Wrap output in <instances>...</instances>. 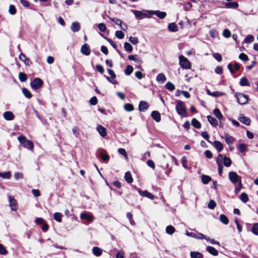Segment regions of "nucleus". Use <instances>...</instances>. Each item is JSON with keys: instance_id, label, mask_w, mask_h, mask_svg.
I'll use <instances>...</instances> for the list:
<instances>
[{"instance_id": "obj_46", "label": "nucleus", "mask_w": 258, "mask_h": 258, "mask_svg": "<svg viewBox=\"0 0 258 258\" xmlns=\"http://www.w3.org/2000/svg\"><path fill=\"white\" fill-rule=\"evenodd\" d=\"M22 92L24 95L27 98H30L32 97L31 93L26 88H23L22 89Z\"/></svg>"}, {"instance_id": "obj_64", "label": "nucleus", "mask_w": 258, "mask_h": 258, "mask_svg": "<svg viewBox=\"0 0 258 258\" xmlns=\"http://www.w3.org/2000/svg\"><path fill=\"white\" fill-rule=\"evenodd\" d=\"M135 75L136 77H137L138 79H142L145 75L142 74V73L140 71H137L135 73Z\"/></svg>"}, {"instance_id": "obj_16", "label": "nucleus", "mask_w": 258, "mask_h": 258, "mask_svg": "<svg viewBox=\"0 0 258 258\" xmlns=\"http://www.w3.org/2000/svg\"><path fill=\"white\" fill-rule=\"evenodd\" d=\"M138 190L140 195L142 197H147L151 200H153L154 199V196L147 190L142 191L140 189H138Z\"/></svg>"}, {"instance_id": "obj_10", "label": "nucleus", "mask_w": 258, "mask_h": 258, "mask_svg": "<svg viewBox=\"0 0 258 258\" xmlns=\"http://www.w3.org/2000/svg\"><path fill=\"white\" fill-rule=\"evenodd\" d=\"M9 201L11 209L13 211H16L17 209V203L16 200L12 197L9 196Z\"/></svg>"}, {"instance_id": "obj_60", "label": "nucleus", "mask_w": 258, "mask_h": 258, "mask_svg": "<svg viewBox=\"0 0 258 258\" xmlns=\"http://www.w3.org/2000/svg\"><path fill=\"white\" fill-rule=\"evenodd\" d=\"M98 28L101 32H104L106 29V27L104 23H100L98 25Z\"/></svg>"}, {"instance_id": "obj_9", "label": "nucleus", "mask_w": 258, "mask_h": 258, "mask_svg": "<svg viewBox=\"0 0 258 258\" xmlns=\"http://www.w3.org/2000/svg\"><path fill=\"white\" fill-rule=\"evenodd\" d=\"M223 159V155L219 154L218 156L216 162L218 166V173L219 175L221 176L223 172V166L221 165V161Z\"/></svg>"}, {"instance_id": "obj_45", "label": "nucleus", "mask_w": 258, "mask_h": 258, "mask_svg": "<svg viewBox=\"0 0 258 258\" xmlns=\"http://www.w3.org/2000/svg\"><path fill=\"white\" fill-rule=\"evenodd\" d=\"M134 108V106L132 104L126 103L124 105V109L127 111H132Z\"/></svg>"}, {"instance_id": "obj_27", "label": "nucleus", "mask_w": 258, "mask_h": 258, "mask_svg": "<svg viewBox=\"0 0 258 258\" xmlns=\"http://www.w3.org/2000/svg\"><path fill=\"white\" fill-rule=\"evenodd\" d=\"M93 253L96 256H99L101 255L102 250L98 247H94L92 249Z\"/></svg>"}, {"instance_id": "obj_47", "label": "nucleus", "mask_w": 258, "mask_h": 258, "mask_svg": "<svg viewBox=\"0 0 258 258\" xmlns=\"http://www.w3.org/2000/svg\"><path fill=\"white\" fill-rule=\"evenodd\" d=\"M251 232L254 235H258V223L253 224L251 228Z\"/></svg>"}, {"instance_id": "obj_20", "label": "nucleus", "mask_w": 258, "mask_h": 258, "mask_svg": "<svg viewBox=\"0 0 258 258\" xmlns=\"http://www.w3.org/2000/svg\"><path fill=\"white\" fill-rule=\"evenodd\" d=\"M151 117L156 122H159L161 120V115L158 111H153L151 113Z\"/></svg>"}, {"instance_id": "obj_18", "label": "nucleus", "mask_w": 258, "mask_h": 258, "mask_svg": "<svg viewBox=\"0 0 258 258\" xmlns=\"http://www.w3.org/2000/svg\"><path fill=\"white\" fill-rule=\"evenodd\" d=\"M128 58L130 60H133L137 63L140 64H142L143 63L142 59L138 55H128Z\"/></svg>"}, {"instance_id": "obj_56", "label": "nucleus", "mask_w": 258, "mask_h": 258, "mask_svg": "<svg viewBox=\"0 0 258 258\" xmlns=\"http://www.w3.org/2000/svg\"><path fill=\"white\" fill-rule=\"evenodd\" d=\"M9 12L11 15H15L16 14V9L14 5H11L10 6L9 9Z\"/></svg>"}, {"instance_id": "obj_31", "label": "nucleus", "mask_w": 258, "mask_h": 258, "mask_svg": "<svg viewBox=\"0 0 258 258\" xmlns=\"http://www.w3.org/2000/svg\"><path fill=\"white\" fill-rule=\"evenodd\" d=\"M168 28L170 32H175L178 30L177 26L174 23H170L168 25Z\"/></svg>"}, {"instance_id": "obj_52", "label": "nucleus", "mask_w": 258, "mask_h": 258, "mask_svg": "<svg viewBox=\"0 0 258 258\" xmlns=\"http://www.w3.org/2000/svg\"><path fill=\"white\" fill-rule=\"evenodd\" d=\"M254 40V37L251 35H248L244 39L245 43H249L252 42Z\"/></svg>"}, {"instance_id": "obj_5", "label": "nucleus", "mask_w": 258, "mask_h": 258, "mask_svg": "<svg viewBox=\"0 0 258 258\" xmlns=\"http://www.w3.org/2000/svg\"><path fill=\"white\" fill-rule=\"evenodd\" d=\"M235 97L238 103L242 105L246 104L248 100V96L247 95L241 93H236Z\"/></svg>"}, {"instance_id": "obj_49", "label": "nucleus", "mask_w": 258, "mask_h": 258, "mask_svg": "<svg viewBox=\"0 0 258 258\" xmlns=\"http://www.w3.org/2000/svg\"><path fill=\"white\" fill-rule=\"evenodd\" d=\"M111 20L112 22H113L115 24L119 25L121 29L124 30H125V29L121 26L122 21H121V20L117 18H112L111 19Z\"/></svg>"}, {"instance_id": "obj_32", "label": "nucleus", "mask_w": 258, "mask_h": 258, "mask_svg": "<svg viewBox=\"0 0 258 258\" xmlns=\"http://www.w3.org/2000/svg\"><path fill=\"white\" fill-rule=\"evenodd\" d=\"M191 123L196 128H200L201 127V123L195 118L192 119Z\"/></svg>"}, {"instance_id": "obj_7", "label": "nucleus", "mask_w": 258, "mask_h": 258, "mask_svg": "<svg viewBox=\"0 0 258 258\" xmlns=\"http://www.w3.org/2000/svg\"><path fill=\"white\" fill-rule=\"evenodd\" d=\"M43 84V81L39 78L34 79L31 83V87L34 90H37L41 87Z\"/></svg>"}, {"instance_id": "obj_55", "label": "nucleus", "mask_w": 258, "mask_h": 258, "mask_svg": "<svg viewBox=\"0 0 258 258\" xmlns=\"http://www.w3.org/2000/svg\"><path fill=\"white\" fill-rule=\"evenodd\" d=\"M129 41L133 44H137L139 42L138 38L137 37H132L131 36L129 38Z\"/></svg>"}, {"instance_id": "obj_33", "label": "nucleus", "mask_w": 258, "mask_h": 258, "mask_svg": "<svg viewBox=\"0 0 258 258\" xmlns=\"http://www.w3.org/2000/svg\"><path fill=\"white\" fill-rule=\"evenodd\" d=\"M166 80V78L165 75L163 74L160 73L156 77L157 81L160 83H164Z\"/></svg>"}, {"instance_id": "obj_34", "label": "nucleus", "mask_w": 258, "mask_h": 258, "mask_svg": "<svg viewBox=\"0 0 258 258\" xmlns=\"http://www.w3.org/2000/svg\"><path fill=\"white\" fill-rule=\"evenodd\" d=\"M220 221L224 224L227 225L229 223L228 218L224 214H221L219 217Z\"/></svg>"}, {"instance_id": "obj_30", "label": "nucleus", "mask_w": 258, "mask_h": 258, "mask_svg": "<svg viewBox=\"0 0 258 258\" xmlns=\"http://www.w3.org/2000/svg\"><path fill=\"white\" fill-rule=\"evenodd\" d=\"M190 255L191 258H203V254L200 252L191 251Z\"/></svg>"}, {"instance_id": "obj_40", "label": "nucleus", "mask_w": 258, "mask_h": 258, "mask_svg": "<svg viewBox=\"0 0 258 258\" xmlns=\"http://www.w3.org/2000/svg\"><path fill=\"white\" fill-rule=\"evenodd\" d=\"M62 215L60 213L56 212L53 215V218L58 222H61V217Z\"/></svg>"}, {"instance_id": "obj_59", "label": "nucleus", "mask_w": 258, "mask_h": 258, "mask_svg": "<svg viewBox=\"0 0 258 258\" xmlns=\"http://www.w3.org/2000/svg\"><path fill=\"white\" fill-rule=\"evenodd\" d=\"M181 162L183 167L185 169H188V167L187 166V160L186 157L183 156L182 157Z\"/></svg>"}, {"instance_id": "obj_25", "label": "nucleus", "mask_w": 258, "mask_h": 258, "mask_svg": "<svg viewBox=\"0 0 258 258\" xmlns=\"http://www.w3.org/2000/svg\"><path fill=\"white\" fill-rule=\"evenodd\" d=\"M206 249L207 250L213 255L216 256L218 254V250L212 246H207Z\"/></svg>"}, {"instance_id": "obj_41", "label": "nucleus", "mask_w": 258, "mask_h": 258, "mask_svg": "<svg viewBox=\"0 0 258 258\" xmlns=\"http://www.w3.org/2000/svg\"><path fill=\"white\" fill-rule=\"evenodd\" d=\"M133 70H134L133 67L130 65H128V66H127V67L124 71V73L126 75L129 76L132 73V72H133Z\"/></svg>"}, {"instance_id": "obj_4", "label": "nucleus", "mask_w": 258, "mask_h": 258, "mask_svg": "<svg viewBox=\"0 0 258 258\" xmlns=\"http://www.w3.org/2000/svg\"><path fill=\"white\" fill-rule=\"evenodd\" d=\"M179 65L182 69H189L191 68V63L184 56L180 55L179 57Z\"/></svg>"}, {"instance_id": "obj_8", "label": "nucleus", "mask_w": 258, "mask_h": 258, "mask_svg": "<svg viewBox=\"0 0 258 258\" xmlns=\"http://www.w3.org/2000/svg\"><path fill=\"white\" fill-rule=\"evenodd\" d=\"M146 12L151 16L152 15H155L158 18L162 19H164L166 16V13L164 12H160L159 11H147Z\"/></svg>"}, {"instance_id": "obj_63", "label": "nucleus", "mask_w": 258, "mask_h": 258, "mask_svg": "<svg viewBox=\"0 0 258 258\" xmlns=\"http://www.w3.org/2000/svg\"><path fill=\"white\" fill-rule=\"evenodd\" d=\"M8 253L7 250L2 244H0V254L5 255Z\"/></svg>"}, {"instance_id": "obj_48", "label": "nucleus", "mask_w": 258, "mask_h": 258, "mask_svg": "<svg viewBox=\"0 0 258 258\" xmlns=\"http://www.w3.org/2000/svg\"><path fill=\"white\" fill-rule=\"evenodd\" d=\"M165 88L170 91H173L175 89L174 85L171 82H168L165 85Z\"/></svg>"}, {"instance_id": "obj_61", "label": "nucleus", "mask_w": 258, "mask_h": 258, "mask_svg": "<svg viewBox=\"0 0 258 258\" xmlns=\"http://www.w3.org/2000/svg\"><path fill=\"white\" fill-rule=\"evenodd\" d=\"M223 35L225 38H229L231 36V32L228 29H224L223 32Z\"/></svg>"}, {"instance_id": "obj_3", "label": "nucleus", "mask_w": 258, "mask_h": 258, "mask_svg": "<svg viewBox=\"0 0 258 258\" xmlns=\"http://www.w3.org/2000/svg\"><path fill=\"white\" fill-rule=\"evenodd\" d=\"M228 178L229 180L234 184L237 182L239 183L240 186H242L241 183V177L239 176L235 172L231 171L228 174Z\"/></svg>"}, {"instance_id": "obj_14", "label": "nucleus", "mask_w": 258, "mask_h": 258, "mask_svg": "<svg viewBox=\"0 0 258 258\" xmlns=\"http://www.w3.org/2000/svg\"><path fill=\"white\" fill-rule=\"evenodd\" d=\"M239 120L246 125H249L250 124V119L243 114H240L239 118Z\"/></svg>"}, {"instance_id": "obj_57", "label": "nucleus", "mask_w": 258, "mask_h": 258, "mask_svg": "<svg viewBox=\"0 0 258 258\" xmlns=\"http://www.w3.org/2000/svg\"><path fill=\"white\" fill-rule=\"evenodd\" d=\"M201 136H202V137L203 138H204L205 140H206L207 141H208V142H209V143H212V142L209 140V134L207 133V132L206 131H205V132H203L201 133Z\"/></svg>"}, {"instance_id": "obj_23", "label": "nucleus", "mask_w": 258, "mask_h": 258, "mask_svg": "<svg viewBox=\"0 0 258 258\" xmlns=\"http://www.w3.org/2000/svg\"><path fill=\"white\" fill-rule=\"evenodd\" d=\"M97 130L102 137H105L106 135V129L101 125H98Z\"/></svg>"}, {"instance_id": "obj_50", "label": "nucleus", "mask_w": 258, "mask_h": 258, "mask_svg": "<svg viewBox=\"0 0 258 258\" xmlns=\"http://www.w3.org/2000/svg\"><path fill=\"white\" fill-rule=\"evenodd\" d=\"M216 206V202L214 200H211L208 204V208L210 209L213 210L215 208Z\"/></svg>"}, {"instance_id": "obj_35", "label": "nucleus", "mask_w": 258, "mask_h": 258, "mask_svg": "<svg viewBox=\"0 0 258 258\" xmlns=\"http://www.w3.org/2000/svg\"><path fill=\"white\" fill-rule=\"evenodd\" d=\"M201 180H202V182L204 184H206L208 183L212 180V178L210 176H209L208 175H203L201 176Z\"/></svg>"}, {"instance_id": "obj_13", "label": "nucleus", "mask_w": 258, "mask_h": 258, "mask_svg": "<svg viewBox=\"0 0 258 258\" xmlns=\"http://www.w3.org/2000/svg\"><path fill=\"white\" fill-rule=\"evenodd\" d=\"M149 108L148 103L145 101H141L139 104V109L140 111L145 112Z\"/></svg>"}, {"instance_id": "obj_36", "label": "nucleus", "mask_w": 258, "mask_h": 258, "mask_svg": "<svg viewBox=\"0 0 258 258\" xmlns=\"http://www.w3.org/2000/svg\"><path fill=\"white\" fill-rule=\"evenodd\" d=\"M222 160H223V164L226 167H229L231 166L232 162L229 158L223 156V159Z\"/></svg>"}, {"instance_id": "obj_17", "label": "nucleus", "mask_w": 258, "mask_h": 258, "mask_svg": "<svg viewBox=\"0 0 258 258\" xmlns=\"http://www.w3.org/2000/svg\"><path fill=\"white\" fill-rule=\"evenodd\" d=\"M222 138H224L226 143L229 145L233 143L235 140L234 138L228 134H225L223 136H222Z\"/></svg>"}, {"instance_id": "obj_19", "label": "nucleus", "mask_w": 258, "mask_h": 258, "mask_svg": "<svg viewBox=\"0 0 258 258\" xmlns=\"http://www.w3.org/2000/svg\"><path fill=\"white\" fill-rule=\"evenodd\" d=\"M213 146L216 149L218 152H221L223 149V145L218 141H215L213 143H211Z\"/></svg>"}, {"instance_id": "obj_6", "label": "nucleus", "mask_w": 258, "mask_h": 258, "mask_svg": "<svg viewBox=\"0 0 258 258\" xmlns=\"http://www.w3.org/2000/svg\"><path fill=\"white\" fill-rule=\"evenodd\" d=\"M131 12L135 15L136 19H137L141 20L145 18L151 17V15H150L149 14L148 15L147 13H144L140 11L131 10Z\"/></svg>"}, {"instance_id": "obj_38", "label": "nucleus", "mask_w": 258, "mask_h": 258, "mask_svg": "<svg viewBox=\"0 0 258 258\" xmlns=\"http://www.w3.org/2000/svg\"><path fill=\"white\" fill-rule=\"evenodd\" d=\"M240 200L244 203H246L249 200L248 195L245 192H242L240 195Z\"/></svg>"}, {"instance_id": "obj_12", "label": "nucleus", "mask_w": 258, "mask_h": 258, "mask_svg": "<svg viewBox=\"0 0 258 258\" xmlns=\"http://www.w3.org/2000/svg\"><path fill=\"white\" fill-rule=\"evenodd\" d=\"M81 52L84 55L87 56L90 55L91 51L89 45L87 43L83 44L81 48Z\"/></svg>"}, {"instance_id": "obj_22", "label": "nucleus", "mask_w": 258, "mask_h": 258, "mask_svg": "<svg viewBox=\"0 0 258 258\" xmlns=\"http://www.w3.org/2000/svg\"><path fill=\"white\" fill-rule=\"evenodd\" d=\"M71 30L74 32H77L80 29V25L77 22H73L71 27Z\"/></svg>"}, {"instance_id": "obj_15", "label": "nucleus", "mask_w": 258, "mask_h": 258, "mask_svg": "<svg viewBox=\"0 0 258 258\" xmlns=\"http://www.w3.org/2000/svg\"><path fill=\"white\" fill-rule=\"evenodd\" d=\"M19 58L24 62L26 66H29L32 64V62L30 59L27 57L23 53H21L20 54Z\"/></svg>"}, {"instance_id": "obj_42", "label": "nucleus", "mask_w": 258, "mask_h": 258, "mask_svg": "<svg viewBox=\"0 0 258 258\" xmlns=\"http://www.w3.org/2000/svg\"><path fill=\"white\" fill-rule=\"evenodd\" d=\"M11 173L10 171L6 172H1L0 177L4 179H9L11 177Z\"/></svg>"}, {"instance_id": "obj_44", "label": "nucleus", "mask_w": 258, "mask_h": 258, "mask_svg": "<svg viewBox=\"0 0 258 258\" xmlns=\"http://www.w3.org/2000/svg\"><path fill=\"white\" fill-rule=\"evenodd\" d=\"M175 232V228L172 226H168L166 228V232L168 234H172Z\"/></svg>"}, {"instance_id": "obj_53", "label": "nucleus", "mask_w": 258, "mask_h": 258, "mask_svg": "<svg viewBox=\"0 0 258 258\" xmlns=\"http://www.w3.org/2000/svg\"><path fill=\"white\" fill-rule=\"evenodd\" d=\"M19 78L21 82H23L26 81L27 76L25 74L20 72L19 74Z\"/></svg>"}, {"instance_id": "obj_2", "label": "nucleus", "mask_w": 258, "mask_h": 258, "mask_svg": "<svg viewBox=\"0 0 258 258\" xmlns=\"http://www.w3.org/2000/svg\"><path fill=\"white\" fill-rule=\"evenodd\" d=\"M176 110L177 113L180 116H186V111L185 109V106L184 103L178 100L176 101Z\"/></svg>"}, {"instance_id": "obj_39", "label": "nucleus", "mask_w": 258, "mask_h": 258, "mask_svg": "<svg viewBox=\"0 0 258 258\" xmlns=\"http://www.w3.org/2000/svg\"><path fill=\"white\" fill-rule=\"evenodd\" d=\"M124 179L126 181L129 183H131L133 182V178L129 172H127L125 173L124 175Z\"/></svg>"}, {"instance_id": "obj_24", "label": "nucleus", "mask_w": 258, "mask_h": 258, "mask_svg": "<svg viewBox=\"0 0 258 258\" xmlns=\"http://www.w3.org/2000/svg\"><path fill=\"white\" fill-rule=\"evenodd\" d=\"M225 6L228 9H236L239 5L237 2H228L226 3Z\"/></svg>"}, {"instance_id": "obj_11", "label": "nucleus", "mask_w": 258, "mask_h": 258, "mask_svg": "<svg viewBox=\"0 0 258 258\" xmlns=\"http://www.w3.org/2000/svg\"><path fill=\"white\" fill-rule=\"evenodd\" d=\"M105 151L102 149H99L97 154L98 158L102 159L104 161H107L109 159V156L104 153Z\"/></svg>"}, {"instance_id": "obj_21", "label": "nucleus", "mask_w": 258, "mask_h": 258, "mask_svg": "<svg viewBox=\"0 0 258 258\" xmlns=\"http://www.w3.org/2000/svg\"><path fill=\"white\" fill-rule=\"evenodd\" d=\"M4 118L7 120H12L14 118V114L11 111H6L3 114Z\"/></svg>"}, {"instance_id": "obj_37", "label": "nucleus", "mask_w": 258, "mask_h": 258, "mask_svg": "<svg viewBox=\"0 0 258 258\" xmlns=\"http://www.w3.org/2000/svg\"><path fill=\"white\" fill-rule=\"evenodd\" d=\"M82 219H85L88 221H91L93 219L92 216L88 215L86 213H82L80 215Z\"/></svg>"}, {"instance_id": "obj_54", "label": "nucleus", "mask_w": 258, "mask_h": 258, "mask_svg": "<svg viewBox=\"0 0 258 258\" xmlns=\"http://www.w3.org/2000/svg\"><path fill=\"white\" fill-rule=\"evenodd\" d=\"M118 152L120 154L122 155L126 159H128L127 154L126 152L124 149L119 148L118 149Z\"/></svg>"}, {"instance_id": "obj_26", "label": "nucleus", "mask_w": 258, "mask_h": 258, "mask_svg": "<svg viewBox=\"0 0 258 258\" xmlns=\"http://www.w3.org/2000/svg\"><path fill=\"white\" fill-rule=\"evenodd\" d=\"M239 84L241 86H249L250 83L245 77H242L239 82Z\"/></svg>"}, {"instance_id": "obj_62", "label": "nucleus", "mask_w": 258, "mask_h": 258, "mask_svg": "<svg viewBox=\"0 0 258 258\" xmlns=\"http://www.w3.org/2000/svg\"><path fill=\"white\" fill-rule=\"evenodd\" d=\"M239 58L242 60L247 61L248 60V56L243 53H241L239 55Z\"/></svg>"}, {"instance_id": "obj_28", "label": "nucleus", "mask_w": 258, "mask_h": 258, "mask_svg": "<svg viewBox=\"0 0 258 258\" xmlns=\"http://www.w3.org/2000/svg\"><path fill=\"white\" fill-rule=\"evenodd\" d=\"M207 119L210 123L213 126H216L218 124V121L211 115L207 116Z\"/></svg>"}, {"instance_id": "obj_51", "label": "nucleus", "mask_w": 258, "mask_h": 258, "mask_svg": "<svg viewBox=\"0 0 258 258\" xmlns=\"http://www.w3.org/2000/svg\"><path fill=\"white\" fill-rule=\"evenodd\" d=\"M115 36L118 39H122L124 36V33L121 31H116L115 33Z\"/></svg>"}, {"instance_id": "obj_58", "label": "nucleus", "mask_w": 258, "mask_h": 258, "mask_svg": "<svg viewBox=\"0 0 258 258\" xmlns=\"http://www.w3.org/2000/svg\"><path fill=\"white\" fill-rule=\"evenodd\" d=\"M214 58L216 59L218 61L220 62L222 61V58L221 54L219 53H214L213 54Z\"/></svg>"}, {"instance_id": "obj_43", "label": "nucleus", "mask_w": 258, "mask_h": 258, "mask_svg": "<svg viewBox=\"0 0 258 258\" xmlns=\"http://www.w3.org/2000/svg\"><path fill=\"white\" fill-rule=\"evenodd\" d=\"M124 47L125 50L128 52H131L133 51V47L128 42H126L124 43Z\"/></svg>"}, {"instance_id": "obj_29", "label": "nucleus", "mask_w": 258, "mask_h": 258, "mask_svg": "<svg viewBox=\"0 0 258 258\" xmlns=\"http://www.w3.org/2000/svg\"><path fill=\"white\" fill-rule=\"evenodd\" d=\"M213 113L218 119L220 120L223 118V115L220 110L218 108H215L213 110Z\"/></svg>"}, {"instance_id": "obj_1", "label": "nucleus", "mask_w": 258, "mask_h": 258, "mask_svg": "<svg viewBox=\"0 0 258 258\" xmlns=\"http://www.w3.org/2000/svg\"><path fill=\"white\" fill-rule=\"evenodd\" d=\"M18 140L20 142L21 145L26 148L28 149L29 150H32L34 148V145L33 142L26 139L23 136H20L18 137Z\"/></svg>"}]
</instances>
